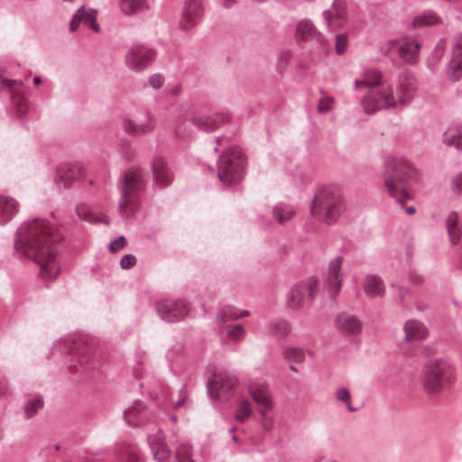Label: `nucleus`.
Here are the masks:
<instances>
[{
    "instance_id": "obj_1",
    "label": "nucleus",
    "mask_w": 462,
    "mask_h": 462,
    "mask_svg": "<svg viewBox=\"0 0 462 462\" xmlns=\"http://www.w3.org/2000/svg\"><path fill=\"white\" fill-rule=\"evenodd\" d=\"M62 235L42 219L23 224L16 232L14 250L21 257L33 260L42 273L55 278L60 273L56 259V244Z\"/></svg>"
},
{
    "instance_id": "obj_2",
    "label": "nucleus",
    "mask_w": 462,
    "mask_h": 462,
    "mask_svg": "<svg viewBox=\"0 0 462 462\" xmlns=\"http://www.w3.org/2000/svg\"><path fill=\"white\" fill-rule=\"evenodd\" d=\"M356 89H368L361 104L366 114L407 104L415 91L414 77L410 72L400 75L395 87L388 83L382 71L376 69H365L361 79L355 80Z\"/></svg>"
},
{
    "instance_id": "obj_3",
    "label": "nucleus",
    "mask_w": 462,
    "mask_h": 462,
    "mask_svg": "<svg viewBox=\"0 0 462 462\" xmlns=\"http://www.w3.org/2000/svg\"><path fill=\"white\" fill-rule=\"evenodd\" d=\"M391 175L385 180V187L392 198L398 203H404L409 198L405 185L418 179V171L411 162L402 157L391 158L387 162Z\"/></svg>"
},
{
    "instance_id": "obj_4",
    "label": "nucleus",
    "mask_w": 462,
    "mask_h": 462,
    "mask_svg": "<svg viewBox=\"0 0 462 462\" xmlns=\"http://www.w3.org/2000/svg\"><path fill=\"white\" fill-rule=\"evenodd\" d=\"M455 381L451 364L444 358H433L425 363L420 374V385L430 395H438Z\"/></svg>"
},
{
    "instance_id": "obj_5",
    "label": "nucleus",
    "mask_w": 462,
    "mask_h": 462,
    "mask_svg": "<svg viewBox=\"0 0 462 462\" xmlns=\"http://www.w3.org/2000/svg\"><path fill=\"white\" fill-rule=\"evenodd\" d=\"M246 158L243 151L236 146L227 148L217 161V177L226 186L240 181L245 176Z\"/></svg>"
},
{
    "instance_id": "obj_6",
    "label": "nucleus",
    "mask_w": 462,
    "mask_h": 462,
    "mask_svg": "<svg viewBox=\"0 0 462 462\" xmlns=\"http://www.w3.org/2000/svg\"><path fill=\"white\" fill-rule=\"evenodd\" d=\"M144 177L142 171H133L125 173L118 210L123 216H128L134 211L140 193L144 189Z\"/></svg>"
},
{
    "instance_id": "obj_7",
    "label": "nucleus",
    "mask_w": 462,
    "mask_h": 462,
    "mask_svg": "<svg viewBox=\"0 0 462 462\" xmlns=\"http://www.w3.org/2000/svg\"><path fill=\"white\" fill-rule=\"evenodd\" d=\"M346 210V204L338 191L323 189L319 190V220L326 225H334Z\"/></svg>"
},
{
    "instance_id": "obj_8",
    "label": "nucleus",
    "mask_w": 462,
    "mask_h": 462,
    "mask_svg": "<svg viewBox=\"0 0 462 462\" xmlns=\"http://www.w3.org/2000/svg\"><path fill=\"white\" fill-rule=\"evenodd\" d=\"M318 293V278L311 276L306 281L295 284L286 297L287 305L295 310L309 307Z\"/></svg>"
},
{
    "instance_id": "obj_9",
    "label": "nucleus",
    "mask_w": 462,
    "mask_h": 462,
    "mask_svg": "<svg viewBox=\"0 0 462 462\" xmlns=\"http://www.w3.org/2000/svg\"><path fill=\"white\" fill-rule=\"evenodd\" d=\"M156 51L143 44H133L125 54V66L134 72L144 71L155 60Z\"/></svg>"
},
{
    "instance_id": "obj_10",
    "label": "nucleus",
    "mask_w": 462,
    "mask_h": 462,
    "mask_svg": "<svg viewBox=\"0 0 462 462\" xmlns=\"http://www.w3.org/2000/svg\"><path fill=\"white\" fill-rule=\"evenodd\" d=\"M420 49V43L413 38L404 37L398 40H390L381 48L384 55H390L396 50L400 58L408 63H414Z\"/></svg>"
},
{
    "instance_id": "obj_11",
    "label": "nucleus",
    "mask_w": 462,
    "mask_h": 462,
    "mask_svg": "<svg viewBox=\"0 0 462 462\" xmlns=\"http://www.w3.org/2000/svg\"><path fill=\"white\" fill-rule=\"evenodd\" d=\"M236 384L234 375L226 373H218L212 375L208 382V390L212 398L219 402H226L231 396V392Z\"/></svg>"
},
{
    "instance_id": "obj_12",
    "label": "nucleus",
    "mask_w": 462,
    "mask_h": 462,
    "mask_svg": "<svg viewBox=\"0 0 462 462\" xmlns=\"http://www.w3.org/2000/svg\"><path fill=\"white\" fill-rule=\"evenodd\" d=\"M203 16L201 0H184L179 27L183 32H190L202 21Z\"/></svg>"
},
{
    "instance_id": "obj_13",
    "label": "nucleus",
    "mask_w": 462,
    "mask_h": 462,
    "mask_svg": "<svg viewBox=\"0 0 462 462\" xmlns=\"http://www.w3.org/2000/svg\"><path fill=\"white\" fill-rule=\"evenodd\" d=\"M85 170L80 162L64 163L57 168L54 184L59 189H67L74 180L83 177Z\"/></svg>"
},
{
    "instance_id": "obj_14",
    "label": "nucleus",
    "mask_w": 462,
    "mask_h": 462,
    "mask_svg": "<svg viewBox=\"0 0 462 462\" xmlns=\"http://www.w3.org/2000/svg\"><path fill=\"white\" fill-rule=\"evenodd\" d=\"M157 312L163 320L176 322L187 315L189 307L184 300H164L157 303Z\"/></svg>"
},
{
    "instance_id": "obj_15",
    "label": "nucleus",
    "mask_w": 462,
    "mask_h": 462,
    "mask_svg": "<svg viewBox=\"0 0 462 462\" xmlns=\"http://www.w3.org/2000/svg\"><path fill=\"white\" fill-rule=\"evenodd\" d=\"M334 325L336 330L346 337H356L363 330V323L360 319L348 312L338 313L335 318Z\"/></svg>"
},
{
    "instance_id": "obj_16",
    "label": "nucleus",
    "mask_w": 462,
    "mask_h": 462,
    "mask_svg": "<svg viewBox=\"0 0 462 462\" xmlns=\"http://www.w3.org/2000/svg\"><path fill=\"white\" fill-rule=\"evenodd\" d=\"M342 259L336 257L332 259L328 267L327 276L324 282V291L329 298L335 300L338 295L342 284Z\"/></svg>"
},
{
    "instance_id": "obj_17",
    "label": "nucleus",
    "mask_w": 462,
    "mask_h": 462,
    "mask_svg": "<svg viewBox=\"0 0 462 462\" xmlns=\"http://www.w3.org/2000/svg\"><path fill=\"white\" fill-rule=\"evenodd\" d=\"M323 17L330 30L336 31L343 28L348 21L346 1L334 0L330 8L324 12Z\"/></svg>"
},
{
    "instance_id": "obj_18",
    "label": "nucleus",
    "mask_w": 462,
    "mask_h": 462,
    "mask_svg": "<svg viewBox=\"0 0 462 462\" xmlns=\"http://www.w3.org/2000/svg\"><path fill=\"white\" fill-rule=\"evenodd\" d=\"M97 14L96 9L85 5L80 6L69 22V30L75 32L82 24L90 27L95 32H99L100 26L97 22Z\"/></svg>"
},
{
    "instance_id": "obj_19",
    "label": "nucleus",
    "mask_w": 462,
    "mask_h": 462,
    "mask_svg": "<svg viewBox=\"0 0 462 462\" xmlns=\"http://www.w3.org/2000/svg\"><path fill=\"white\" fill-rule=\"evenodd\" d=\"M153 182L158 188H165L171 183L172 173L164 159L155 156L152 161Z\"/></svg>"
},
{
    "instance_id": "obj_20",
    "label": "nucleus",
    "mask_w": 462,
    "mask_h": 462,
    "mask_svg": "<svg viewBox=\"0 0 462 462\" xmlns=\"http://www.w3.org/2000/svg\"><path fill=\"white\" fill-rule=\"evenodd\" d=\"M194 125L205 132H212L229 121V116L218 113L211 116H203L191 119Z\"/></svg>"
},
{
    "instance_id": "obj_21",
    "label": "nucleus",
    "mask_w": 462,
    "mask_h": 462,
    "mask_svg": "<svg viewBox=\"0 0 462 462\" xmlns=\"http://www.w3.org/2000/svg\"><path fill=\"white\" fill-rule=\"evenodd\" d=\"M148 443L151 447L153 458L156 462H170L171 450L163 441V434L161 430L153 436H148Z\"/></svg>"
},
{
    "instance_id": "obj_22",
    "label": "nucleus",
    "mask_w": 462,
    "mask_h": 462,
    "mask_svg": "<svg viewBox=\"0 0 462 462\" xmlns=\"http://www.w3.org/2000/svg\"><path fill=\"white\" fill-rule=\"evenodd\" d=\"M402 330L404 339L408 343L420 342L428 335V330L424 324L417 319H409L404 322Z\"/></svg>"
},
{
    "instance_id": "obj_23",
    "label": "nucleus",
    "mask_w": 462,
    "mask_h": 462,
    "mask_svg": "<svg viewBox=\"0 0 462 462\" xmlns=\"http://www.w3.org/2000/svg\"><path fill=\"white\" fill-rule=\"evenodd\" d=\"M124 418L132 427L141 426L148 420L146 408L141 401H135L132 406L125 410Z\"/></svg>"
},
{
    "instance_id": "obj_24",
    "label": "nucleus",
    "mask_w": 462,
    "mask_h": 462,
    "mask_svg": "<svg viewBox=\"0 0 462 462\" xmlns=\"http://www.w3.org/2000/svg\"><path fill=\"white\" fill-rule=\"evenodd\" d=\"M248 392L257 405L263 404L265 407H270L272 400L269 397V386L266 383L253 381L248 385Z\"/></svg>"
},
{
    "instance_id": "obj_25",
    "label": "nucleus",
    "mask_w": 462,
    "mask_h": 462,
    "mask_svg": "<svg viewBox=\"0 0 462 462\" xmlns=\"http://www.w3.org/2000/svg\"><path fill=\"white\" fill-rule=\"evenodd\" d=\"M97 354V347L92 339L79 341L74 352V356L78 357L80 365H87Z\"/></svg>"
},
{
    "instance_id": "obj_26",
    "label": "nucleus",
    "mask_w": 462,
    "mask_h": 462,
    "mask_svg": "<svg viewBox=\"0 0 462 462\" xmlns=\"http://www.w3.org/2000/svg\"><path fill=\"white\" fill-rule=\"evenodd\" d=\"M449 69L452 70L451 79L457 80L462 72V38L457 39L453 44Z\"/></svg>"
},
{
    "instance_id": "obj_27",
    "label": "nucleus",
    "mask_w": 462,
    "mask_h": 462,
    "mask_svg": "<svg viewBox=\"0 0 462 462\" xmlns=\"http://www.w3.org/2000/svg\"><path fill=\"white\" fill-rule=\"evenodd\" d=\"M316 35L315 23L309 20L303 19L297 23L294 38L298 43H303L309 42Z\"/></svg>"
},
{
    "instance_id": "obj_28",
    "label": "nucleus",
    "mask_w": 462,
    "mask_h": 462,
    "mask_svg": "<svg viewBox=\"0 0 462 462\" xmlns=\"http://www.w3.org/2000/svg\"><path fill=\"white\" fill-rule=\"evenodd\" d=\"M18 208L13 198L0 195V225L6 224L17 213Z\"/></svg>"
},
{
    "instance_id": "obj_29",
    "label": "nucleus",
    "mask_w": 462,
    "mask_h": 462,
    "mask_svg": "<svg viewBox=\"0 0 462 462\" xmlns=\"http://www.w3.org/2000/svg\"><path fill=\"white\" fill-rule=\"evenodd\" d=\"M364 291L369 297L383 296L384 293L383 282L376 275H367L364 281Z\"/></svg>"
},
{
    "instance_id": "obj_30",
    "label": "nucleus",
    "mask_w": 462,
    "mask_h": 462,
    "mask_svg": "<svg viewBox=\"0 0 462 462\" xmlns=\"http://www.w3.org/2000/svg\"><path fill=\"white\" fill-rule=\"evenodd\" d=\"M148 7L147 0H120V9L126 15L142 13Z\"/></svg>"
},
{
    "instance_id": "obj_31",
    "label": "nucleus",
    "mask_w": 462,
    "mask_h": 462,
    "mask_svg": "<svg viewBox=\"0 0 462 462\" xmlns=\"http://www.w3.org/2000/svg\"><path fill=\"white\" fill-rule=\"evenodd\" d=\"M458 220L459 217L457 212H450L447 217V228L452 244L458 243L461 237Z\"/></svg>"
},
{
    "instance_id": "obj_32",
    "label": "nucleus",
    "mask_w": 462,
    "mask_h": 462,
    "mask_svg": "<svg viewBox=\"0 0 462 462\" xmlns=\"http://www.w3.org/2000/svg\"><path fill=\"white\" fill-rule=\"evenodd\" d=\"M76 214L80 220L88 222L90 224H96L105 221L103 214H97L91 211V209L86 205H79L76 207Z\"/></svg>"
},
{
    "instance_id": "obj_33",
    "label": "nucleus",
    "mask_w": 462,
    "mask_h": 462,
    "mask_svg": "<svg viewBox=\"0 0 462 462\" xmlns=\"http://www.w3.org/2000/svg\"><path fill=\"white\" fill-rule=\"evenodd\" d=\"M440 23V18L433 12H425L414 17L412 26L418 28L420 26L435 25Z\"/></svg>"
},
{
    "instance_id": "obj_34",
    "label": "nucleus",
    "mask_w": 462,
    "mask_h": 462,
    "mask_svg": "<svg viewBox=\"0 0 462 462\" xmlns=\"http://www.w3.org/2000/svg\"><path fill=\"white\" fill-rule=\"evenodd\" d=\"M273 215L278 223L284 224L291 219L294 210L291 207L277 205L273 209Z\"/></svg>"
},
{
    "instance_id": "obj_35",
    "label": "nucleus",
    "mask_w": 462,
    "mask_h": 462,
    "mask_svg": "<svg viewBox=\"0 0 462 462\" xmlns=\"http://www.w3.org/2000/svg\"><path fill=\"white\" fill-rule=\"evenodd\" d=\"M443 142L448 146H454L457 149L462 148V132L460 130L450 129L445 132Z\"/></svg>"
},
{
    "instance_id": "obj_36",
    "label": "nucleus",
    "mask_w": 462,
    "mask_h": 462,
    "mask_svg": "<svg viewBox=\"0 0 462 462\" xmlns=\"http://www.w3.org/2000/svg\"><path fill=\"white\" fill-rule=\"evenodd\" d=\"M253 413L252 405L249 401H242L235 413V420L238 422H244Z\"/></svg>"
},
{
    "instance_id": "obj_37",
    "label": "nucleus",
    "mask_w": 462,
    "mask_h": 462,
    "mask_svg": "<svg viewBox=\"0 0 462 462\" xmlns=\"http://www.w3.org/2000/svg\"><path fill=\"white\" fill-rule=\"evenodd\" d=\"M237 310L232 306H225L221 308L217 313V320L218 324H222L226 321L236 320L237 319Z\"/></svg>"
},
{
    "instance_id": "obj_38",
    "label": "nucleus",
    "mask_w": 462,
    "mask_h": 462,
    "mask_svg": "<svg viewBox=\"0 0 462 462\" xmlns=\"http://www.w3.org/2000/svg\"><path fill=\"white\" fill-rule=\"evenodd\" d=\"M144 118L143 122L139 123V133L141 134L151 133L156 125L155 117L150 110L144 111Z\"/></svg>"
},
{
    "instance_id": "obj_39",
    "label": "nucleus",
    "mask_w": 462,
    "mask_h": 462,
    "mask_svg": "<svg viewBox=\"0 0 462 462\" xmlns=\"http://www.w3.org/2000/svg\"><path fill=\"white\" fill-rule=\"evenodd\" d=\"M43 406V400L37 396L30 401L25 404L24 412L26 414L27 418H32L36 414V412L41 410Z\"/></svg>"
},
{
    "instance_id": "obj_40",
    "label": "nucleus",
    "mask_w": 462,
    "mask_h": 462,
    "mask_svg": "<svg viewBox=\"0 0 462 462\" xmlns=\"http://www.w3.org/2000/svg\"><path fill=\"white\" fill-rule=\"evenodd\" d=\"M179 462H194L191 458V447L189 444H180L176 450Z\"/></svg>"
},
{
    "instance_id": "obj_41",
    "label": "nucleus",
    "mask_w": 462,
    "mask_h": 462,
    "mask_svg": "<svg viewBox=\"0 0 462 462\" xmlns=\"http://www.w3.org/2000/svg\"><path fill=\"white\" fill-rule=\"evenodd\" d=\"M285 356L287 359L300 363L303 362L307 356L306 352L298 347L289 348L285 351Z\"/></svg>"
},
{
    "instance_id": "obj_42",
    "label": "nucleus",
    "mask_w": 462,
    "mask_h": 462,
    "mask_svg": "<svg viewBox=\"0 0 462 462\" xmlns=\"http://www.w3.org/2000/svg\"><path fill=\"white\" fill-rule=\"evenodd\" d=\"M246 335L245 328L240 325H233L227 330V337L232 340H242Z\"/></svg>"
},
{
    "instance_id": "obj_43",
    "label": "nucleus",
    "mask_w": 462,
    "mask_h": 462,
    "mask_svg": "<svg viewBox=\"0 0 462 462\" xmlns=\"http://www.w3.org/2000/svg\"><path fill=\"white\" fill-rule=\"evenodd\" d=\"M334 106V98L325 93L319 96V113L328 112L332 109Z\"/></svg>"
},
{
    "instance_id": "obj_44",
    "label": "nucleus",
    "mask_w": 462,
    "mask_h": 462,
    "mask_svg": "<svg viewBox=\"0 0 462 462\" xmlns=\"http://www.w3.org/2000/svg\"><path fill=\"white\" fill-rule=\"evenodd\" d=\"M124 462H143L139 449L135 447L127 448Z\"/></svg>"
},
{
    "instance_id": "obj_45",
    "label": "nucleus",
    "mask_w": 462,
    "mask_h": 462,
    "mask_svg": "<svg viewBox=\"0 0 462 462\" xmlns=\"http://www.w3.org/2000/svg\"><path fill=\"white\" fill-rule=\"evenodd\" d=\"M347 45H348V40H347L346 34H344V33L337 34L336 37V45H335L337 54H338V55L344 54L346 51Z\"/></svg>"
},
{
    "instance_id": "obj_46",
    "label": "nucleus",
    "mask_w": 462,
    "mask_h": 462,
    "mask_svg": "<svg viewBox=\"0 0 462 462\" xmlns=\"http://www.w3.org/2000/svg\"><path fill=\"white\" fill-rule=\"evenodd\" d=\"M272 333L277 336H285L289 329L288 325L285 321H275L270 325Z\"/></svg>"
},
{
    "instance_id": "obj_47",
    "label": "nucleus",
    "mask_w": 462,
    "mask_h": 462,
    "mask_svg": "<svg viewBox=\"0 0 462 462\" xmlns=\"http://www.w3.org/2000/svg\"><path fill=\"white\" fill-rule=\"evenodd\" d=\"M450 189L454 194L462 192V171L455 174L450 180Z\"/></svg>"
},
{
    "instance_id": "obj_48",
    "label": "nucleus",
    "mask_w": 462,
    "mask_h": 462,
    "mask_svg": "<svg viewBox=\"0 0 462 462\" xmlns=\"http://www.w3.org/2000/svg\"><path fill=\"white\" fill-rule=\"evenodd\" d=\"M123 127L127 134H141L139 133V123L132 119H125L123 123Z\"/></svg>"
},
{
    "instance_id": "obj_49",
    "label": "nucleus",
    "mask_w": 462,
    "mask_h": 462,
    "mask_svg": "<svg viewBox=\"0 0 462 462\" xmlns=\"http://www.w3.org/2000/svg\"><path fill=\"white\" fill-rule=\"evenodd\" d=\"M337 398L346 404L347 410L350 411H355L351 405L350 393L346 389H339L337 392Z\"/></svg>"
},
{
    "instance_id": "obj_50",
    "label": "nucleus",
    "mask_w": 462,
    "mask_h": 462,
    "mask_svg": "<svg viewBox=\"0 0 462 462\" xmlns=\"http://www.w3.org/2000/svg\"><path fill=\"white\" fill-rule=\"evenodd\" d=\"M148 83L152 88L158 89L163 85L164 78L159 73H154L149 77Z\"/></svg>"
},
{
    "instance_id": "obj_51",
    "label": "nucleus",
    "mask_w": 462,
    "mask_h": 462,
    "mask_svg": "<svg viewBox=\"0 0 462 462\" xmlns=\"http://www.w3.org/2000/svg\"><path fill=\"white\" fill-rule=\"evenodd\" d=\"M126 245V239L124 236H121L112 241L109 245V250L113 253L118 252Z\"/></svg>"
},
{
    "instance_id": "obj_52",
    "label": "nucleus",
    "mask_w": 462,
    "mask_h": 462,
    "mask_svg": "<svg viewBox=\"0 0 462 462\" xmlns=\"http://www.w3.org/2000/svg\"><path fill=\"white\" fill-rule=\"evenodd\" d=\"M136 263V258L132 254H125L120 260L122 269H129Z\"/></svg>"
},
{
    "instance_id": "obj_53",
    "label": "nucleus",
    "mask_w": 462,
    "mask_h": 462,
    "mask_svg": "<svg viewBox=\"0 0 462 462\" xmlns=\"http://www.w3.org/2000/svg\"><path fill=\"white\" fill-rule=\"evenodd\" d=\"M291 53L289 51H282L277 58V66L280 70H283L289 63Z\"/></svg>"
},
{
    "instance_id": "obj_54",
    "label": "nucleus",
    "mask_w": 462,
    "mask_h": 462,
    "mask_svg": "<svg viewBox=\"0 0 462 462\" xmlns=\"http://www.w3.org/2000/svg\"><path fill=\"white\" fill-rule=\"evenodd\" d=\"M2 85L5 88H7L10 91H16L23 86L21 80H11L6 79H2Z\"/></svg>"
},
{
    "instance_id": "obj_55",
    "label": "nucleus",
    "mask_w": 462,
    "mask_h": 462,
    "mask_svg": "<svg viewBox=\"0 0 462 462\" xmlns=\"http://www.w3.org/2000/svg\"><path fill=\"white\" fill-rule=\"evenodd\" d=\"M258 406H259V412H260L261 418L263 420H268L267 412L273 409V402H270V407H265L263 404H258Z\"/></svg>"
},
{
    "instance_id": "obj_56",
    "label": "nucleus",
    "mask_w": 462,
    "mask_h": 462,
    "mask_svg": "<svg viewBox=\"0 0 462 462\" xmlns=\"http://www.w3.org/2000/svg\"><path fill=\"white\" fill-rule=\"evenodd\" d=\"M17 106H18V108H17V116H18L19 117H22V116H23L26 114V112H27V106H26V105H25V104H23L22 101H19V102H18V104H17Z\"/></svg>"
},
{
    "instance_id": "obj_57",
    "label": "nucleus",
    "mask_w": 462,
    "mask_h": 462,
    "mask_svg": "<svg viewBox=\"0 0 462 462\" xmlns=\"http://www.w3.org/2000/svg\"><path fill=\"white\" fill-rule=\"evenodd\" d=\"M262 427L264 430V431H270L272 430V422L271 420H265L262 422Z\"/></svg>"
},
{
    "instance_id": "obj_58",
    "label": "nucleus",
    "mask_w": 462,
    "mask_h": 462,
    "mask_svg": "<svg viewBox=\"0 0 462 462\" xmlns=\"http://www.w3.org/2000/svg\"><path fill=\"white\" fill-rule=\"evenodd\" d=\"M235 2L236 0H221L222 5L226 8L231 7Z\"/></svg>"
},
{
    "instance_id": "obj_59",
    "label": "nucleus",
    "mask_w": 462,
    "mask_h": 462,
    "mask_svg": "<svg viewBox=\"0 0 462 462\" xmlns=\"http://www.w3.org/2000/svg\"><path fill=\"white\" fill-rule=\"evenodd\" d=\"M249 314H250V312L248 310H241V311L237 310V314H236L237 315V319H242L244 317H247V316H249Z\"/></svg>"
},
{
    "instance_id": "obj_60",
    "label": "nucleus",
    "mask_w": 462,
    "mask_h": 462,
    "mask_svg": "<svg viewBox=\"0 0 462 462\" xmlns=\"http://www.w3.org/2000/svg\"><path fill=\"white\" fill-rule=\"evenodd\" d=\"M173 133H174L175 136H177V137H182V136H184V134H184V132H183V131H181V130H180L179 127H177V126L173 129Z\"/></svg>"
},
{
    "instance_id": "obj_61",
    "label": "nucleus",
    "mask_w": 462,
    "mask_h": 462,
    "mask_svg": "<svg viewBox=\"0 0 462 462\" xmlns=\"http://www.w3.org/2000/svg\"><path fill=\"white\" fill-rule=\"evenodd\" d=\"M185 402V398L182 397L180 398L178 402H176L174 404H173V408L175 410L179 409Z\"/></svg>"
},
{
    "instance_id": "obj_62",
    "label": "nucleus",
    "mask_w": 462,
    "mask_h": 462,
    "mask_svg": "<svg viewBox=\"0 0 462 462\" xmlns=\"http://www.w3.org/2000/svg\"><path fill=\"white\" fill-rule=\"evenodd\" d=\"M317 198H318V195H314L313 196V201H312L311 206H310V211H311V213L313 215L315 214V209H316V208H315V201H316Z\"/></svg>"
},
{
    "instance_id": "obj_63",
    "label": "nucleus",
    "mask_w": 462,
    "mask_h": 462,
    "mask_svg": "<svg viewBox=\"0 0 462 462\" xmlns=\"http://www.w3.org/2000/svg\"><path fill=\"white\" fill-rule=\"evenodd\" d=\"M406 212L409 215H412L415 212V208L413 207H409V208H406Z\"/></svg>"
},
{
    "instance_id": "obj_64",
    "label": "nucleus",
    "mask_w": 462,
    "mask_h": 462,
    "mask_svg": "<svg viewBox=\"0 0 462 462\" xmlns=\"http://www.w3.org/2000/svg\"><path fill=\"white\" fill-rule=\"evenodd\" d=\"M33 82H34V84H36V85L40 84V83L42 82V78H41V77H39V76L35 77V78L33 79Z\"/></svg>"
}]
</instances>
